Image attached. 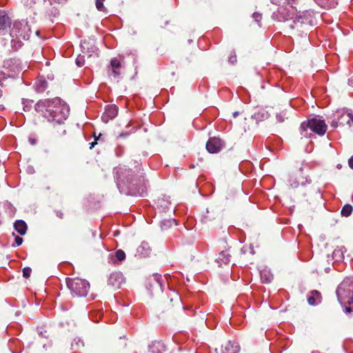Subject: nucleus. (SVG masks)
Listing matches in <instances>:
<instances>
[{
  "label": "nucleus",
  "mask_w": 353,
  "mask_h": 353,
  "mask_svg": "<svg viewBox=\"0 0 353 353\" xmlns=\"http://www.w3.org/2000/svg\"><path fill=\"white\" fill-rule=\"evenodd\" d=\"M35 110L50 122L61 123L70 112L68 105L59 97L39 100L34 105Z\"/></svg>",
  "instance_id": "nucleus-1"
},
{
  "label": "nucleus",
  "mask_w": 353,
  "mask_h": 353,
  "mask_svg": "<svg viewBox=\"0 0 353 353\" xmlns=\"http://www.w3.org/2000/svg\"><path fill=\"white\" fill-rule=\"evenodd\" d=\"M30 28L26 21H15L13 22L9 34L12 49L17 50L20 48L23 41L28 40L30 38Z\"/></svg>",
  "instance_id": "nucleus-2"
},
{
  "label": "nucleus",
  "mask_w": 353,
  "mask_h": 353,
  "mask_svg": "<svg viewBox=\"0 0 353 353\" xmlns=\"http://www.w3.org/2000/svg\"><path fill=\"white\" fill-rule=\"evenodd\" d=\"M338 300L341 303L348 304L345 307L346 313L353 312V279L347 278L339 285L336 289Z\"/></svg>",
  "instance_id": "nucleus-3"
},
{
  "label": "nucleus",
  "mask_w": 353,
  "mask_h": 353,
  "mask_svg": "<svg viewBox=\"0 0 353 353\" xmlns=\"http://www.w3.org/2000/svg\"><path fill=\"white\" fill-rule=\"evenodd\" d=\"M308 129L315 134L323 136L326 132L327 125L323 120L314 117L301 123L300 130L303 137H310L312 133L307 132Z\"/></svg>",
  "instance_id": "nucleus-4"
},
{
  "label": "nucleus",
  "mask_w": 353,
  "mask_h": 353,
  "mask_svg": "<svg viewBox=\"0 0 353 353\" xmlns=\"http://www.w3.org/2000/svg\"><path fill=\"white\" fill-rule=\"evenodd\" d=\"M66 283L73 296H85L90 289L89 282L80 278L68 279Z\"/></svg>",
  "instance_id": "nucleus-5"
},
{
  "label": "nucleus",
  "mask_w": 353,
  "mask_h": 353,
  "mask_svg": "<svg viewBox=\"0 0 353 353\" xmlns=\"http://www.w3.org/2000/svg\"><path fill=\"white\" fill-rule=\"evenodd\" d=\"M117 185L119 188L121 184L132 188L137 185V179L132 174L131 170L128 169L125 166L118 167L114 169Z\"/></svg>",
  "instance_id": "nucleus-6"
},
{
  "label": "nucleus",
  "mask_w": 353,
  "mask_h": 353,
  "mask_svg": "<svg viewBox=\"0 0 353 353\" xmlns=\"http://www.w3.org/2000/svg\"><path fill=\"white\" fill-rule=\"evenodd\" d=\"M348 125L351 127L353 125V113L348 110H339L334 114V119L330 125L332 128H336L339 125Z\"/></svg>",
  "instance_id": "nucleus-7"
},
{
  "label": "nucleus",
  "mask_w": 353,
  "mask_h": 353,
  "mask_svg": "<svg viewBox=\"0 0 353 353\" xmlns=\"http://www.w3.org/2000/svg\"><path fill=\"white\" fill-rule=\"evenodd\" d=\"M3 73L6 74L10 78H15L22 71L23 66L19 59L16 58H10L3 61Z\"/></svg>",
  "instance_id": "nucleus-8"
},
{
  "label": "nucleus",
  "mask_w": 353,
  "mask_h": 353,
  "mask_svg": "<svg viewBox=\"0 0 353 353\" xmlns=\"http://www.w3.org/2000/svg\"><path fill=\"white\" fill-rule=\"evenodd\" d=\"M206 149L208 152L214 154L219 152L223 147V143L219 138H210L206 143Z\"/></svg>",
  "instance_id": "nucleus-9"
},
{
  "label": "nucleus",
  "mask_w": 353,
  "mask_h": 353,
  "mask_svg": "<svg viewBox=\"0 0 353 353\" xmlns=\"http://www.w3.org/2000/svg\"><path fill=\"white\" fill-rule=\"evenodd\" d=\"M124 280L123 275L121 272H114L110 274L108 280V284L117 289L121 288V285L124 283Z\"/></svg>",
  "instance_id": "nucleus-10"
},
{
  "label": "nucleus",
  "mask_w": 353,
  "mask_h": 353,
  "mask_svg": "<svg viewBox=\"0 0 353 353\" xmlns=\"http://www.w3.org/2000/svg\"><path fill=\"white\" fill-rule=\"evenodd\" d=\"M272 19L278 21H285L292 19V14L285 7H280L276 12H273Z\"/></svg>",
  "instance_id": "nucleus-11"
},
{
  "label": "nucleus",
  "mask_w": 353,
  "mask_h": 353,
  "mask_svg": "<svg viewBox=\"0 0 353 353\" xmlns=\"http://www.w3.org/2000/svg\"><path fill=\"white\" fill-rule=\"evenodd\" d=\"M313 17L314 12L312 10H305L295 17L294 22L311 24L312 23Z\"/></svg>",
  "instance_id": "nucleus-12"
},
{
  "label": "nucleus",
  "mask_w": 353,
  "mask_h": 353,
  "mask_svg": "<svg viewBox=\"0 0 353 353\" xmlns=\"http://www.w3.org/2000/svg\"><path fill=\"white\" fill-rule=\"evenodd\" d=\"M118 114V109L115 105H107L105 112L103 114L101 119L107 123L110 119H112L116 117Z\"/></svg>",
  "instance_id": "nucleus-13"
},
{
  "label": "nucleus",
  "mask_w": 353,
  "mask_h": 353,
  "mask_svg": "<svg viewBox=\"0 0 353 353\" xmlns=\"http://www.w3.org/2000/svg\"><path fill=\"white\" fill-rule=\"evenodd\" d=\"M10 25V19L4 10H0V34Z\"/></svg>",
  "instance_id": "nucleus-14"
},
{
  "label": "nucleus",
  "mask_w": 353,
  "mask_h": 353,
  "mask_svg": "<svg viewBox=\"0 0 353 353\" xmlns=\"http://www.w3.org/2000/svg\"><path fill=\"white\" fill-rule=\"evenodd\" d=\"M239 345L236 342L228 341L223 347L222 353H239Z\"/></svg>",
  "instance_id": "nucleus-15"
},
{
  "label": "nucleus",
  "mask_w": 353,
  "mask_h": 353,
  "mask_svg": "<svg viewBox=\"0 0 353 353\" xmlns=\"http://www.w3.org/2000/svg\"><path fill=\"white\" fill-rule=\"evenodd\" d=\"M151 249L147 242H142L137 250V254L141 257H147L150 254Z\"/></svg>",
  "instance_id": "nucleus-16"
},
{
  "label": "nucleus",
  "mask_w": 353,
  "mask_h": 353,
  "mask_svg": "<svg viewBox=\"0 0 353 353\" xmlns=\"http://www.w3.org/2000/svg\"><path fill=\"white\" fill-rule=\"evenodd\" d=\"M48 87L47 81L43 78H39L34 83V88L37 92H43Z\"/></svg>",
  "instance_id": "nucleus-17"
},
{
  "label": "nucleus",
  "mask_w": 353,
  "mask_h": 353,
  "mask_svg": "<svg viewBox=\"0 0 353 353\" xmlns=\"http://www.w3.org/2000/svg\"><path fill=\"white\" fill-rule=\"evenodd\" d=\"M321 299V294L316 290H313L307 297V302L310 305H314L319 303Z\"/></svg>",
  "instance_id": "nucleus-18"
},
{
  "label": "nucleus",
  "mask_w": 353,
  "mask_h": 353,
  "mask_svg": "<svg viewBox=\"0 0 353 353\" xmlns=\"http://www.w3.org/2000/svg\"><path fill=\"white\" fill-rule=\"evenodd\" d=\"M14 228L20 235H24L28 228L27 224L23 220H17L14 223Z\"/></svg>",
  "instance_id": "nucleus-19"
},
{
  "label": "nucleus",
  "mask_w": 353,
  "mask_h": 353,
  "mask_svg": "<svg viewBox=\"0 0 353 353\" xmlns=\"http://www.w3.org/2000/svg\"><path fill=\"white\" fill-rule=\"evenodd\" d=\"M231 255L228 251H222L219 255V262L223 264H228L230 261Z\"/></svg>",
  "instance_id": "nucleus-20"
},
{
  "label": "nucleus",
  "mask_w": 353,
  "mask_h": 353,
  "mask_svg": "<svg viewBox=\"0 0 353 353\" xmlns=\"http://www.w3.org/2000/svg\"><path fill=\"white\" fill-rule=\"evenodd\" d=\"M260 276L263 283H270L272 279V275L265 270L260 272Z\"/></svg>",
  "instance_id": "nucleus-21"
},
{
  "label": "nucleus",
  "mask_w": 353,
  "mask_h": 353,
  "mask_svg": "<svg viewBox=\"0 0 353 353\" xmlns=\"http://www.w3.org/2000/svg\"><path fill=\"white\" fill-rule=\"evenodd\" d=\"M346 251L345 247L341 246L334 250L333 252V255L334 257L338 258L339 259H344V252Z\"/></svg>",
  "instance_id": "nucleus-22"
},
{
  "label": "nucleus",
  "mask_w": 353,
  "mask_h": 353,
  "mask_svg": "<svg viewBox=\"0 0 353 353\" xmlns=\"http://www.w3.org/2000/svg\"><path fill=\"white\" fill-rule=\"evenodd\" d=\"M352 206L350 204H346L342 208L341 213L342 216L347 217L352 214Z\"/></svg>",
  "instance_id": "nucleus-23"
},
{
  "label": "nucleus",
  "mask_w": 353,
  "mask_h": 353,
  "mask_svg": "<svg viewBox=\"0 0 353 353\" xmlns=\"http://www.w3.org/2000/svg\"><path fill=\"white\" fill-rule=\"evenodd\" d=\"M172 225H176L175 219L163 220L161 223V228L162 230H166L171 227Z\"/></svg>",
  "instance_id": "nucleus-24"
},
{
  "label": "nucleus",
  "mask_w": 353,
  "mask_h": 353,
  "mask_svg": "<svg viewBox=\"0 0 353 353\" xmlns=\"http://www.w3.org/2000/svg\"><path fill=\"white\" fill-rule=\"evenodd\" d=\"M268 112L262 110L259 111L258 112L254 114V118L256 119H265L268 118Z\"/></svg>",
  "instance_id": "nucleus-25"
},
{
  "label": "nucleus",
  "mask_w": 353,
  "mask_h": 353,
  "mask_svg": "<svg viewBox=\"0 0 353 353\" xmlns=\"http://www.w3.org/2000/svg\"><path fill=\"white\" fill-rule=\"evenodd\" d=\"M154 279L155 281V284L157 286H158L161 291H163L162 289V283H161V276L156 274L153 275Z\"/></svg>",
  "instance_id": "nucleus-26"
},
{
  "label": "nucleus",
  "mask_w": 353,
  "mask_h": 353,
  "mask_svg": "<svg viewBox=\"0 0 353 353\" xmlns=\"http://www.w3.org/2000/svg\"><path fill=\"white\" fill-rule=\"evenodd\" d=\"M121 62L117 58L112 59L110 61V66L112 68H121Z\"/></svg>",
  "instance_id": "nucleus-27"
},
{
  "label": "nucleus",
  "mask_w": 353,
  "mask_h": 353,
  "mask_svg": "<svg viewBox=\"0 0 353 353\" xmlns=\"http://www.w3.org/2000/svg\"><path fill=\"white\" fill-rule=\"evenodd\" d=\"M115 256L118 261H123L125 258V254L122 250H118L115 253Z\"/></svg>",
  "instance_id": "nucleus-28"
},
{
  "label": "nucleus",
  "mask_w": 353,
  "mask_h": 353,
  "mask_svg": "<svg viewBox=\"0 0 353 353\" xmlns=\"http://www.w3.org/2000/svg\"><path fill=\"white\" fill-rule=\"evenodd\" d=\"M105 0H95L96 8L99 11H105V8L103 6Z\"/></svg>",
  "instance_id": "nucleus-29"
},
{
  "label": "nucleus",
  "mask_w": 353,
  "mask_h": 353,
  "mask_svg": "<svg viewBox=\"0 0 353 353\" xmlns=\"http://www.w3.org/2000/svg\"><path fill=\"white\" fill-rule=\"evenodd\" d=\"M76 64L79 66V67H81L84 65V63H85V58H84V56L83 55H78V57H77L76 59Z\"/></svg>",
  "instance_id": "nucleus-30"
},
{
  "label": "nucleus",
  "mask_w": 353,
  "mask_h": 353,
  "mask_svg": "<svg viewBox=\"0 0 353 353\" xmlns=\"http://www.w3.org/2000/svg\"><path fill=\"white\" fill-rule=\"evenodd\" d=\"M293 176H290V179L288 180V184L293 188H297L300 183L299 181L294 180L292 179Z\"/></svg>",
  "instance_id": "nucleus-31"
},
{
  "label": "nucleus",
  "mask_w": 353,
  "mask_h": 353,
  "mask_svg": "<svg viewBox=\"0 0 353 353\" xmlns=\"http://www.w3.org/2000/svg\"><path fill=\"white\" fill-rule=\"evenodd\" d=\"M32 103V101L23 100V110L29 111L31 108Z\"/></svg>",
  "instance_id": "nucleus-32"
},
{
  "label": "nucleus",
  "mask_w": 353,
  "mask_h": 353,
  "mask_svg": "<svg viewBox=\"0 0 353 353\" xmlns=\"http://www.w3.org/2000/svg\"><path fill=\"white\" fill-rule=\"evenodd\" d=\"M277 121L280 123L283 122L286 117V113L284 112L278 113L276 116Z\"/></svg>",
  "instance_id": "nucleus-33"
},
{
  "label": "nucleus",
  "mask_w": 353,
  "mask_h": 353,
  "mask_svg": "<svg viewBox=\"0 0 353 353\" xmlns=\"http://www.w3.org/2000/svg\"><path fill=\"white\" fill-rule=\"evenodd\" d=\"M32 270L29 267H26L23 269V276L25 278H28L30 276Z\"/></svg>",
  "instance_id": "nucleus-34"
},
{
  "label": "nucleus",
  "mask_w": 353,
  "mask_h": 353,
  "mask_svg": "<svg viewBox=\"0 0 353 353\" xmlns=\"http://www.w3.org/2000/svg\"><path fill=\"white\" fill-rule=\"evenodd\" d=\"M252 18L254 19L255 21L259 23L262 19V15L261 13L254 12L252 14Z\"/></svg>",
  "instance_id": "nucleus-35"
},
{
  "label": "nucleus",
  "mask_w": 353,
  "mask_h": 353,
  "mask_svg": "<svg viewBox=\"0 0 353 353\" xmlns=\"http://www.w3.org/2000/svg\"><path fill=\"white\" fill-rule=\"evenodd\" d=\"M23 243V239L19 236H15L14 239V244H13V246H19Z\"/></svg>",
  "instance_id": "nucleus-36"
},
{
  "label": "nucleus",
  "mask_w": 353,
  "mask_h": 353,
  "mask_svg": "<svg viewBox=\"0 0 353 353\" xmlns=\"http://www.w3.org/2000/svg\"><path fill=\"white\" fill-rule=\"evenodd\" d=\"M120 74V68H112L111 74L114 77H118Z\"/></svg>",
  "instance_id": "nucleus-37"
},
{
  "label": "nucleus",
  "mask_w": 353,
  "mask_h": 353,
  "mask_svg": "<svg viewBox=\"0 0 353 353\" xmlns=\"http://www.w3.org/2000/svg\"><path fill=\"white\" fill-rule=\"evenodd\" d=\"M229 62H230L232 64H234L236 62V57L235 53L234 54L232 53L229 57Z\"/></svg>",
  "instance_id": "nucleus-38"
},
{
  "label": "nucleus",
  "mask_w": 353,
  "mask_h": 353,
  "mask_svg": "<svg viewBox=\"0 0 353 353\" xmlns=\"http://www.w3.org/2000/svg\"><path fill=\"white\" fill-rule=\"evenodd\" d=\"M28 141L32 145H34L37 143V139L34 137H29Z\"/></svg>",
  "instance_id": "nucleus-39"
},
{
  "label": "nucleus",
  "mask_w": 353,
  "mask_h": 353,
  "mask_svg": "<svg viewBox=\"0 0 353 353\" xmlns=\"http://www.w3.org/2000/svg\"><path fill=\"white\" fill-rule=\"evenodd\" d=\"M288 2V4L290 5L292 7H293V5L296 3V0H286Z\"/></svg>",
  "instance_id": "nucleus-40"
},
{
  "label": "nucleus",
  "mask_w": 353,
  "mask_h": 353,
  "mask_svg": "<svg viewBox=\"0 0 353 353\" xmlns=\"http://www.w3.org/2000/svg\"><path fill=\"white\" fill-rule=\"evenodd\" d=\"M349 165L350 167L353 169V156L349 159Z\"/></svg>",
  "instance_id": "nucleus-41"
},
{
  "label": "nucleus",
  "mask_w": 353,
  "mask_h": 353,
  "mask_svg": "<svg viewBox=\"0 0 353 353\" xmlns=\"http://www.w3.org/2000/svg\"><path fill=\"white\" fill-rule=\"evenodd\" d=\"M348 84L353 87V76L350 79H349Z\"/></svg>",
  "instance_id": "nucleus-42"
},
{
  "label": "nucleus",
  "mask_w": 353,
  "mask_h": 353,
  "mask_svg": "<svg viewBox=\"0 0 353 353\" xmlns=\"http://www.w3.org/2000/svg\"><path fill=\"white\" fill-rule=\"evenodd\" d=\"M96 140H97V139H95V141H94V142H92V143H90V149H92V148H94V145L97 143H96Z\"/></svg>",
  "instance_id": "nucleus-43"
},
{
  "label": "nucleus",
  "mask_w": 353,
  "mask_h": 353,
  "mask_svg": "<svg viewBox=\"0 0 353 353\" xmlns=\"http://www.w3.org/2000/svg\"><path fill=\"white\" fill-rule=\"evenodd\" d=\"M86 44H87V43H86L85 42H83V43H81V48H82L83 50H85V45H86Z\"/></svg>",
  "instance_id": "nucleus-44"
},
{
  "label": "nucleus",
  "mask_w": 353,
  "mask_h": 353,
  "mask_svg": "<svg viewBox=\"0 0 353 353\" xmlns=\"http://www.w3.org/2000/svg\"><path fill=\"white\" fill-rule=\"evenodd\" d=\"M238 115H239V112H234L233 113V117H236Z\"/></svg>",
  "instance_id": "nucleus-45"
},
{
  "label": "nucleus",
  "mask_w": 353,
  "mask_h": 353,
  "mask_svg": "<svg viewBox=\"0 0 353 353\" xmlns=\"http://www.w3.org/2000/svg\"><path fill=\"white\" fill-rule=\"evenodd\" d=\"M271 2H272V3H273V4H276V2H275V1L272 0V1H271Z\"/></svg>",
  "instance_id": "nucleus-46"
},
{
  "label": "nucleus",
  "mask_w": 353,
  "mask_h": 353,
  "mask_svg": "<svg viewBox=\"0 0 353 353\" xmlns=\"http://www.w3.org/2000/svg\"><path fill=\"white\" fill-rule=\"evenodd\" d=\"M2 95H3L2 91L0 90V98L2 97Z\"/></svg>",
  "instance_id": "nucleus-47"
},
{
  "label": "nucleus",
  "mask_w": 353,
  "mask_h": 353,
  "mask_svg": "<svg viewBox=\"0 0 353 353\" xmlns=\"http://www.w3.org/2000/svg\"><path fill=\"white\" fill-rule=\"evenodd\" d=\"M302 170H303V168H300V172H302Z\"/></svg>",
  "instance_id": "nucleus-48"
},
{
  "label": "nucleus",
  "mask_w": 353,
  "mask_h": 353,
  "mask_svg": "<svg viewBox=\"0 0 353 353\" xmlns=\"http://www.w3.org/2000/svg\"><path fill=\"white\" fill-rule=\"evenodd\" d=\"M79 342H81V343L82 344V345H83V341H81L79 340Z\"/></svg>",
  "instance_id": "nucleus-49"
},
{
  "label": "nucleus",
  "mask_w": 353,
  "mask_h": 353,
  "mask_svg": "<svg viewBox=\"0 0 353 353\" xmlns=\"http://www.w3.org/2000/svg\"><path fill=\"white\" fill-rule=\"evenodd\" d=\"M352 201H353V193H352Z\"/></svg>",
  "instance_id": "nucleus-50"
}]
</instances>
